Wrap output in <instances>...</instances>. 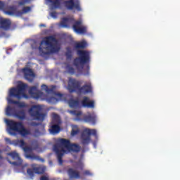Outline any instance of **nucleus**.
Returning a JSON list of instances; mask_svg holds the SVG:
<instances>
[{"mask_svg": "<svg viewBox=\"0 0 180 180\" xmlns=\"http://www.w3.org/2000/svg\"><path fill=\"white\" fill-rule=\"evenodd\" d=\"M91 135L98 138L96 129H85L81 135V142L83 146L89 145L91 142Z\"/></svg>", "mask_w": 180, "mask_h": 180, "instance_id": "obj_10", "label": "nucleus"}, {"mask_svg": "<svg viewBox=\"0 0 180 180\" xmlns=\"http://www.w3.org/2000/svg\"><path fill=\"white\" fill-rule=\"evenodd\" d=\"M80 86H81L80 81H77L75 79H72V78L69 79L68 88L71 93H73L75 91L79 92Z\"/></svg>", "mask_w": 180, "mask_h": 180, "instance_id": "obj_12", "label": "nucleus"}, {"mask_svg": "<svg viewBox=\"0 0 180 180\" xmlns=\"http://www.w3.org/2000/svg\"><path fill=\"white\" fill-rule=\"evenodd\" d=\"M72 25L73 30L78 34H84L86 32V28L85 27H82V22L81 21H75L73 20Z\"/></svg>", "mask_w": 180, "mask_h": 180, "instance_id": "obj_15", "label": "nucleus"}, {"mask_svg": "<svg viewBox=\"0 0 180 180\" xmlns=\"http://www.w3.org/2000/svg\"><path fill=\"white\" fill-rule=\"evenodd\" d=\"M66 70H68V72L70 73V75H73L75 73V68L71 67L70 65H67Z\"/></svg>", "mask_w": 180, "mask_h": 180, "instance_id": "obj_31", "label": "nucleus"}, {"mask_svg": "<svg viewBox=\"0 0 180 180\" xmlns=\"http://www.w3.org/2000/svg\"><path fill=\"white\" fill-rule=\"evenodd\" d=\"M34 172L37 174H43L45 172V169L41 167H34Z\"/></svg>", "mask_w": 180, "mask_h": 180, "instance_id": "obj_29", "label": "nucleus"}, {"mask_svg": "<svg viewBox=\"0 0 180 180\" xmlns=\"http://www.w3.org/2000/svg\"><path fill=\"white\" fill-rule=\"evenodd\" d=\"M68 105L72 108H77L79 106V100L70 98L68 101Z\"/></svg>", "mask_w": 180, "mask_h": 180, "instance_id": "obj_25", "label": "nucleus"}, {"mask_svg": "<svg viewBox=\"0 0 180 180\" xmlns=\"http://www.w3.org/2000/svg\"><path fill=\"white\" fill-rule=\"evenodd\" d=\"M56 41L57 39L53 36L44 37L39 47L40 53L44 56L58 53L60 51V48L53 44L56 43Z\"/></svg>", "mask_w": 180, "mask_h": 180, "instance_id": "obj_3", "label": "nucleus"}, {"mask_svg": "<svg viewBox=\"0 0 180 180\" xmlns=\"http://www.w3.org/2000/svg\"><path fill=\"white\" fill-rule=\"evenodd\" d=\"M32 11V8L30 6H24L22 8V11H17V15H22L23 14H26Z\"/></svg>", "mask_w": 180, "mask_h": 180, "instance_id": "obj_26", "label": "nucleus"}, {"mask_svg": "<svg viewBox=\"0 0 180 180\" xmlns=\"http://www.w3.org/2000/svg\"><path fill=\"white\" fill-rule=\"evenodd\" d=\"M32 125H33V126H38V125H39V123L32 122Z\"/></svg>", "mask_w": 180, "mask_h": 180, "instance_id": "obj_42", "label": "nucleus"}, {"mask_svg": "<svg viewBox=\"0 0 180 180\" xmlns=\"http://www.w3.org/2000/svg\"><path fill=\"white\" fill-rule=\"evenodd\" d=\"M41 88V90L44 91L47 94H54L56 89V86L53 85L51 86V88H49L47 85L42 84Z\"/></svg>", "mask_w": 180, "mask_h": 180, "instance_id": "obj_22", "label": "nucleus"}, {"mask_svg": "<svg viewBox=\"0 0 180 180\" xmlns=\"http://www.w3.org/2000/svg\"><path fill=\"white\" fill-rule=\"evenodd\" d=\"M30 95L36 100L44 99V94L39 90L37 86H32L29 89Z\"/></svg>", "mask_w": 180, "mask_h": 180, "instance_id": "obj_14", "label": "nucleus"}, {"mask_svg": "<svg viewBox=\"0 0 180 180\" xmlns=\"http://www.w3.org/2000/svg\"><path fill=\"white\" fill-rule=\"evenodd\" d=\"M82 105L84 108H94L95 103L94 100L90 101L87 96L83 97Z\"/></svg>", "mask_w": 180, "mask_h": 180, "instance_id": "obj_17", "label": "nucleus"}, {"mask_svg": "<svg viewBox=\"0 0 180 180\" xmlns=\"http://www.w3.org/2000/svg\"><path fill=\"white\" fill-rule=\"evenodd\" d=\"M40 180H49V178L46 176H41Z\"/></svg>", "mask_w": 180, "mask_h": 180, "instance_id": "obj_37", "label": "nucleus"}, {"mask_svg": "<svg viewBox=\"0 0 180 180\" xmlns=\"http://www.w3.org/2000/svg\"><path fill=\"white\" fill-rule=\"evenodd\" d=\"M51 16L52 17H55L56 16V13L55 12H52L51 13Z\"/></svg>", "mask_w": 180, "mask_h": 180, "instance_id": "obj_43", "label": "nucleus"}, {"mask_svg": "<svg viewBox=\"0 0 180 180\" xmlns=\"http://www.w3.org/2000/svg\"><path fill=\"white\" fill-rule=\"evenodd\" d=\"M57 96H58L59 98H62V97H63V94H60V93L57 94Z\"/></svg>", "mask_w": 180, "mask_h": 180, "instance_id": "obj_41", "label": "nucleus"}, {"mask_svg": "<svg viewBox=\"0 0 180 180\" xmlns=\"http://www.w3.org/2000/svg\"><path fill=\"white\" fill-rule=\"evenodd\" d=\"M23 73H24L25 78L27 80H28L30 82H33L34 79L32 77H34L35 75L32 69L25 68L23 69Z\"/></svg>", "mask_w": 180, "mask_h": 180, "instance_id": "obj_18", "label": "nucleus"}, {"mask_svg": "<svg viewBox=\"0 0 180 180\" xmlns=\"http://www.w3.org/2000/svg\"><path fill=\"white\" fill-rule=\"evenodd\" d=\"M30 2V0H21V1L18 2V5H20V6H23L26 4Z\"/></svg>", "mask_w": 180, "mask_h": 180, "instance_id": "obj_33", "label": "nucleus"}, {"mask_svg": "<svg viewBox=\"0 0 180 180\" xmlns=\"http://www.w3.org/2000/svg\"><path fill=\"white\" fill-rule=\"evenodd\" d=\"M92 92V87L90 83L79 87V94H86Z\"/></svg>", "mask_w": 180, "mask_h": 180, "instance_id": "obj_20", "label": "nucleus"}, {"mask_svg": "<svg viewBox=\"0 0 180 180\" xmlns=\"http://www.w3.org/2000/svg\"><path fill=\"white\" fill-rule=\"evenodd\" d=\"M42 107L37 104L30 107L28 110V113L34 120L38 121H44L46 117V114L41 113Z\"/></svg>", "mask_w": 180, "mask_h": 180, "instance_id": "obj_9", "label": "nucleus"}, {"mask_svg": "<svg viewBox=\"0 0 180 180\" xmlns=\"http://www.w3.org/2000/svg\"><path fill=\"white\" fill-rule=\"evenodd\" d=\"M9 156H11L13 160H17V162H11L8 159V161L10 164L14 165V166H21L22 164V160L20 158L19 154H18L15 152H12L8 154Z\"/></svg>", "mask_w": 180, "mask_h": 180, "instance_id": "obj_16", "label": "nucleus"}, {"mask_svg": "<svg viewBox=\"0 0 180 180\" xmlns=\"http://www.w3.org/2000/svg\"><path fill=\"white\" fill-rule=\"evenodd\" d=\"M56 98H55V97H50L49 98V101H56Z\"/></svg>", "mask_w": 180, "mask_h": 180, "instance_id": "obj_38", "label": "nucleus"}, {"mask_svg": "<svg viewBox=\"0 0 180 180\" xmlns=\"http://www.w3.org/2000/svg\"><path fill=\"white\" fill-rule=\"evenodd\" d=\"M3 158L1 156H0V166L2 165L3 162L2 160H1V159H2Z\"/></svg>", "mask_w": 180, "mask_h": 180, "instance_id": "obj_44", "label": "nucleus"}, {"mask_svg": "<svg viewBox=\"0 0 180 180\" xmlns=\"http://www.w3.org/2000/svg\"><path fill=\"white\" fill-rule=\"evenodd\" d=\"M56 122L59 123L60 118L57 114L54 113L53 122H51L52 125L51 126V128L49 129V131L51 134H57L60 131V127L59 124H54Z\"/></svg>", "mask_w": 180, "mask_h": 180, "instance_id": "obj_13", "label": "nucleus"}, {"mask_svg": "<svg viewBox=\"0 0 180 180\" xmlns=\"http://www.w3.org/2000/svg\"><path fill=\"white\" fill-rule=\"evenodd\" d=\"M84 176H92V173L90 172L89 170H85V171L84 172Z\"/></svg>", "mask_w": 180, "mask_h": 180, "instance_id": "obj_35", "label": "nucleus"}, {"mask_svg": "<svg viewBox=\"0 0 180 180\" xmlns=\"http://www.w3.org/2000/svg\"><path fill=\"white\" fill-rule=\"evenodd\" d=\"M5 122L9 128V131L11 135H15V133H13L12 131L18 132L22 137H25L31 134L30 131L25 128L22 122H15L8 119H6Z\"/></svg>", "mask_w": 180, "mask_h": 180, "instance_id": "obj_5", "label": "nucleus"}, {"mask_svg": "<svg viewBox=\"0 0 180 180\" xmlns=\"http://www.w3.org/2000/svg\"><path fill=\"white\" fill-rule=\"evenodd\" d=\"M77 54L79 57L74 59L73 65L77 68H84V65L89 64L90 62V53L86 50H77Z\"/></svg>", "mask_w": 180, "mask_h": 180, "instance_id": "obj_7", "label": "nucleus"}, {"mask_svg": "<svg viewBox=\"0 0 180 180\" xmlns=\"http://www.w3.org/2000/svg\"><path fill=\"white\" fill-rule=\"evenodd\" d=\"M0 153H1V151L0 150Z\"/></svg>", "mask_w": 180, "mask_h": 180, "instance_id": "obj_46", "label": "nucleus"}, {"mask_svg": "<svg viewBox=\"0 0 180 180\" xmlns=\"http://www.w3.org/2000/svg\"><path fill=\"white\" fill-rule=\"evenodd\" d=\"M48 1L52 4V6L55 8H59L60 5L63 4L65 8L69 11H72L74 9L78 12H81L82 11L79 0H48Z\"/></svg>", "mask_w": 180, "mask_h": 180, "instance_id": "obj_4", "label": "nucleus"}, {"mask_svg": "<svg viewBox=\"0 0 180 180\" xmlns=\"http://www.w3.org/2000/svg\"><path fill=\"white\" fill-rule=\"evenodd\" d=\"M11 22L8 18H1L0 20V27L4 30H8L11 27Z\"/></svg>", "mask_w": 180, "mask_h": 180, "instance_id": "obj_21", "label": "nucleus"}, {"mask_svg": "<svg viewBox=\"0 0 180 180\" xmlns=\"http://www.w3.org/2000/svg\"><path fill=\"white\" fill-rule=\"evenodd\" d=\"M15 145L20 146L25 153V158L30 159L31 160H37L41 162H44V159L40 158L39 155H36L33 153L34 150L39 149V143L34 141L32 143V146H26V143L23 139H17L15 141Z\"/></svg>", "mask_w": 180, "mask_h": 180, "instance_id": "obj_2", "label": "nucleus"}, {"mask_svg": "<svg viewBox=\"0 0 180 180\" xmlns=\"http://www.w3.org/2000/svg\"><path fill=\"white\" fill-rule=\"evenodd\" d=\"M27 174H28L31 178L34 177V173H35V172H34V169H27Z\"/></svg>", "mask_w": 180, "mask_h": 180, "instance_id": "obj_32", "label": "nucleus"}, {"mask_svg": "<svg viewBox=\"0 0 180 180\" xmlns=\"http://www.w3.org/2000/svg\"><path fill=\"white\" fill-rule=\"evenodd\" d=\"M4 8V4L2 1H0V10Z\"/></svg>", "mask_w": 180, "mask_h": 180, "instance_id": "obj_36", "label": "nucleus"}, {"mask_svg": "<svg viewBox=\"0 0 180 180\" xmlns=\"http://www.w3.org/2000/svg\"><path fill=\"white\" fill-rule=\"evenodd\" d=\"M39 27H46V25H44V24H41V25H39Z\"/></svg>", "mask_w": 180, "mask_h": 180, "instance_id": "obj_45", "label": "nucleus"}, {"mask_svg": "<svg viewBox=\"0 0 180 180\" xmlns=\"http://www.w3.org/2000/svg\"><path fill=\"white\" fill-rule=\"evenodd\" d=\"M80 132V130L77 126H74L71 131V136H75L79 134Z\"/></svg>", "mask_w": 180, "mask_h": 180, "instance_id": "obj_30", "label": "nucleus"}, {"mask_svg": "<svg viewBox=\"0 0 180 180\" xmlns=\"http://www.w3.org/2000/svg\"><path fill=\"white\" fill-rule=\"evenodd\" d=\"M5 13L8 15H14V11L13 10H8L5 11Z\"/></svg>", "mask_w": 180, "mask_h": 180, "instance_id": "obj_34", "label": "nucleus"}, {"mask_svg": "<svg viewBox=\"0 0 180 180\" xmlns=\"http://www.w3.org/2000/svg\"><path fill=\"white\" fill-rule=\"evenodd\" d=\"M67 173L70 179H81L80 172L77 170H75L72 168H69L67 170Z\"/></svg>", "mask_w": 180, "mask_h": 180, "instance_id": "obj_19", "label": "nucleus"}, {"mask_svg": "<svg viewBox=\"0 0 180 180\" xmlns=\"http://www.w3.org/2000/svg\"><path fill=\"white\" fill-rule=\"evenodd\" d=\"M66 53H65V56L67 60H72V49L70 47H67L66 48Z\"/></svg>", "mask_w": 180, "mask_h": 180, "instance_id": "obj_28", "label": "nucleus"}, {"mask_svg": "<svg viewBox=\"0 0 180 180\" xmlns=\"http://www.w3.org/2000/svg\"><path fill=\"white\" fill-rule=\"evenodd\" d=\"M74 22L73 18H62V21L60 22V26L62 27H69V25Z\"/></svg>", "mask_w": 180, "mask_h": 180, "instance_id": "obj_23", "label": "nucleus"}, {"mask_svg": "<svg viewBox=\"0 0 180 180\" xmlns=\"http://www.w3.org/2000/svg\"><path fill=\"white\" fill-rule=\"evenodd\" d=\"M68 152L79 153L81 151V146L77 143H71L69 139H59L53 146V150L56 153L59 164H63V157Z\"/></svg>", "mask_w": 180, "mask_h": 180, "instance_id": "obj_1", "label": "nucleus"}, {"mask_svg": "<svg viewBox=\"0 0 180 180\" xmlns=\"http://www.w3.org/2000/svg\"><path fill=\"white\" fill-rule=\"evenodd\" d=\"M69 112L73 116H75L76 118L75 120L77 121H83L86 123H90L93 125H95L96 124L97 121V116L95 113H90L87 112V114H84L82 115V112L77 111V110H70ZM81 115H82V118H81Z\"/></svg>", "mask_w": 180, "mask_h": 180, "instance_id": "obj_6", "label": "nucleus"}, {"mask_svg": "<svg viewBox=\"0 0 180 180\" xmlns=\"http://www.w3.org/2000/svg\"><path fill=\"white\" fill-rule=\"evenodd\" d=\"M28 86L27 84L20 83L17 87H13L9 91V96L15 98L17 99H21L22 97H25V91Z\"/></svg>", "mask_w": 180, "mask_h": 180, "instance_id": "obj_8", "label": "nucleus"}, {"mask_svg": "<svg viewBox=\"0 0 180 180\" xmlns=\"http://www.w3.org/2000/svg\"><path fill=\"white\" fill-rule=\"evenodd\" d=\"M86 70H88V72H87V74H86V75H89V65H87L86 66Z\"/></svg>", "mask_w": 180, "mask_h": 180, "instance_id": "obj_40", "label": "nucleus"}, {"mask_svg": "<svg viewBox=\"0 0 180 180\" xmlns=\"http://www.w3.org/2000/svg\"><path fill=\"white\" fill-rule=\"evenodd\" d=\"M5 141L8 143H11V140L9 138H5Z\"/></svg>", "mask_w": 180, "mask_h": 180, "instance_id": "obj_39", "label": "nucleus"}, {"mask_svg": "<svg viewBox=\"0 0 180 180\" xmlns=\"http://www.w3.org/2000/svg\"><path fill=\"white\" fill-rule=\"evenodd\" d=\"M8 103L10 104L16 105L17 107H18L20 108H27V106H28L27 104H25V102H20L19 101H15L13 99H9Z\"/></svg>", "mask_w": 180, "mask_h": 180, "instance_id": "obj_24", "label": "nucleus"}, {"mask_svg": "<svg viewBox=\"0 0 180 180\" xmlns=\"http://www.w3.org/2000/svg\"><path fill=\"white\" fill-rule=\"evenodd\" d=\"M6 114L7 116L14 115L20 120H25L26 118V112L24 110H20L16 112L15 109L13 107H10V105L6 107Z\"/></svg>", "mask_w": 180, "mask_h": 180, "instance_id": "obj_11", "label": "nucleus"}, {"mask_svg": "<svg viewBox=\"0 0 180 180\" xmlns=\"http://www.w3.org/2000/svg\"><path fill=\"white\" fill-rule=\"evenodd\" d=\"M86 46V43L85 41L77 42L75 44V49H85Z\"/></svg>", "mask_w": 180, "mask_h": 180, "instance_id": "obj_27", "label": "nucleus"}]
</instances>
